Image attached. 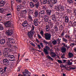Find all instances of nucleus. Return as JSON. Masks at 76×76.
<instances>
[{"label":"nucleus","mask_w":76,"mask_h":76,"mask_svg":"<svg viewBox=\"0 0 76 76\" xmlns=\"http://www.w3.org/2000/svg\"><path fill=\"white\" fill-rule=\"evenodd\" d=\"M31 30L28 32L27 35L30 38H32V37H33V35H34L35 33V32L34 31V30L35 29V26H34V25L32 24L31 25Z\"/></svg>","instance_id":"f257e3e1"},{"label":"nucleus","mask_w":76,"mask_h":76,"mask_svg":"<svg viewBox=\"0 0 76 76\" xmlns=\"http://www.w3.org/2000/svg\"><path fill=\"white\" fill-rule=\"evenodd\" d=\"M4 24L6 28H9V27H11V26L13 27V26H14V25L11 23V22L9 21H6L4 23Z\"/></svg>","instance_id":"f03ea898"},{"label":"nucleus","mask_w":76,"mask_h":76,"mask_svg":"<svg viewBox=\"0 0 76 76\" xmlns=\"http://www.w3.org/2000/svg\"><path fill=\"white\" fill-rule=\"evenodd\" d=\"M23 75H22L21 74L18 75V76H30L31 73H30L28 70L27 69H25L24 72H22Z\"/></svg>","instance_id":"7ed1b4c3"},{"label":"nucleus","mask_w":76,"mask_h":76,"mask_svg":"<svg viewBox=\"0 0 76 76\" xmlns=\"http://www.w3.org/2000/svg\"><path fill=\"white\" fill-rule=\"evenodd\" d=\"M3 64L6 66H8L10 64V61L7 58H5L3 60Z\"/></svg>","instance_id":"20e7f679"},{"label":"nucleus","mask_w":76,"mask_h":76,"mask_svg":"<svg viewBox=\"0 0 76 76\" xmlns=\"http://www.w3.org/2000/svg\"><path fill=\"white\" fill-rule=\"evenodd\" d=\"M44 35L45 38L46 40H50L51 37V34L46 33H45Z\"/></svg>","instance_id":"39448f33"},{"label":"nucleus","mask_w":76,"mask_h":76,"mask_svg":"<svg viewBox=\"0 0 76 76\" xmlns=\"http://www.w3.org/2000/svg\"><path fill=\"white\" fill-rule=\"evenodd\" d=\"M8 41L6 42L7 44V42H8V43H11V44H14L15 43V40L13 39V38H8Z\"/></svg>","instance_id":"423d86ee"},{"label":"nucleus","mask_w":76,"mask_h":76,"mask_svg":"<svg viewBox=\"0 0 76 76\" xmlns=\"http://www.w3.org/2000/svg\"><path fill=\"white\" fill-rule=\"evenodd\" d=\"M6 32L7 35L8 36H12V35H13V32L12 30H8Z\"/></svg>","instance_id":"0eeeda50"},{"label":"nucleus","mask_w":76,"mask_h":76,"mask_svg":"<svg viewBox=\"0 0 76 76\" xmlns=\"http://www.w3.org/2000/svg\"><path fill=\"white\" fill-rule=\"evenodd\" d=\"M15 57L13 55H10L8 57V59L10 61H14L15 60Z\"/></svg>","instance_id":"6e6552de"},{"label":"nucleus","mask_w":76,"mask_h":76,"mask_svg":"<svg viewBox=\"0 0 76 76\" xmlns=\"http://www.w3.org/2000/svg\"><path fill=\"white\" fill-rule=\"evenodd\" d=\"M9 48H4V50L6 52H11V51H13V49H12V48L9 47Z\"/></svg>","instance_id":"1a4fd4ad"},{"label":"nucleus","mask_w":76,"mask_h":76,"mask_svg":"<svg viewBox=\"0 0 76 76\" xmlns=\"http://www.w3.org/2000/svg\"><path fill=\"white\" fill-rule=\"evenodd\" d=\"M7 44L8 45L9 47L10 48H12V50L13 49V48H16V47L15 46H13V45H11L8 42H7Z\"/></svg>","instance_id":"9d476101"},{"label":"nucleus","mask_w":76,"mask_h":76,"mask_svg":"<svg viewBox=\"0 0 76 76\" xmlns=\"http://www.w3.org/2000/svg\"><path fill=\"white\" fill-rule=\"evenodd\" d=\"M53 26L52 25L50 24L47 25L46 26V31H49V30H50V26Z\"/></svg>","instance_id":"9b49d317"},{"label":"nucleus","mask_w":76,"mask_h":76,"mask_svg":"<svg viewBox=\"0 0 76 76\" xmlns=\"http://www.w3.org/2000/svg\"><path fill=\"white\" fill-rule=\"evenodd\" d=\"M28 20H29L30 22H31V21H32V17L30 14H28Z\"/></svg>","instance_id":"f8f14e48"},{"label":"nucleus","mask_w":76,"mask_h":76,"mask_svg":"<svg viewBox=\"0 0 76 76\" xmlns=\"http://www.w3.org/2000/svg\"><path fill=\"white\" fill-rule=\"evenodd\" d=\"M50 55H51V57L53 58H54L56 56V54L54 53L53 52H51L50 53Z\"/></svg>","instance_id":"ddd939ff"},{"label":"nucleus","mask_w":76,"mask_h":76,"mask_svg":"<svg viewBox=\"0 0 76 76\" xmlns=\"http://www.w3.org/2000/svg\"><path fill=\"white\" fill-rule=\"evenodd\" d=\"M46 12L47 15L48 16H50L51 15V10H50L47 9L46 10Z\"/></svg>","instance_id":"4468645a"},{"label":"nucleus","mask_w":76,"mask_h":76,"mask_svg":"<svg viewBox=\"0 0 76 76\" xmlns=\"http://www.w3.org/2000/svg\"><path fill=\"white\" fill-rule=\"evenodd\" d=\"M4 4H5L4 1L1 0L0 1V7H3L4 5Z\"/></svg>","instance_id":"2eb2a0df"},{"label":"nucleus","mask_w":76,"mask_h":76,"mask_svg":"<svg viewBox=\"0 0 76 76\" xmlns=\"http://www.w3.org/2000/svg\"><path fill=\"white\" fill-rule=\"evenodd\" d=\"M6 42V39H2L0 40V43L1 44H3Z\"/></svg>","instance_id":"dca6fc26"},{"label":"nucleus","mask_w":76,"mask_h":76,"mask_svg":"<svg viewBox=\"0 0 76 76\" xmlns=\"http://www.w3.org/2000/svg\"><path fill=\"white\" fill-rule=\"evenodd\" d=\"M61 52L62 53H65L66 51V48L65 47H62L61 49Z\"/></svg>","instance_id":"f3484780"},{"label":"nucleus","mask_w":76,"mask_h":76,"mask_svg":"<svg viewBox=\"0 0 76 76\" xmlns=\"http://www.w3.org/2000/svg\"><path fill=\"white\" fill-rule=\"evenodd\" d=\"M39 2H38L37 3H36L34 4V7L35 6V8L37 9H38L39 7Z\"/></svg>","instance_id":"a211bd4d"},{"label":"nucleus","mask_w":76,"mask_h":76,"mask_svg":"<svg viewBox=\"0 0 76 76\" xmlns=\"http://www.w3.org/2000/svg\"><path fill=\"white\" fill-rule=\"evenodd\" d=\"M28 23L27 21H25L23 23L22 26H24V27H25L26 26H27Z\"/></svg>","instance_id":"6ab92c4d"},{"label":"nucleus","mask_w":76,"mask_h":76,"mask_svg":"<svg viewBox=\"0 0 76 76\" xmlns=\"http://www.w3.org/2000/svg\"><path fill=\"white\" fill-rule=\"evenodd\" d=\"M27 13V10L26 9L24 10H22L21 11V14H26Z\"/></svg>","instance_id":"aec40b11"},{"label":"nucleus","mask_w":76,"mask_h":76,"mask_svg":"<svg viewBox=\"0 0 76 76\" xmlns=\"http://www.w3.org/2000/svg\"><path fill=\"white\" fill-rule=\"evenodd\" d=\"M75 14H72L71 15L70 19L72 20H75Z\"/></svg>","instance_id":"412c9836"},{"label":"nucleus","mask_w":76,"mask_h":76,"mask_svg":"<svg viewBox=\"0 0 76 76\" xmlns=\"http://www.w3.org/2000/svg\"><path fill=\"white\" fill-rule=\"evenodd\" d=\"M43 52H44V53L46 54V55H48V52L47 49L45 48H44Z\"/></svg>","instance_id":"4be33fe9"},{"label":"nucleus","mask_w":76,"mask_h":76,"mask_svg":"<svg viewBox=\"0 0 76 76\" xmlns=\"http://www.w3.org/2000/svg\"><path fill=\"white\" fill-rule=\"evenodd\" d=\"M67 2L68 4H73V0H67Z\"/></svg>","instance_id":"5701e85b"},{"label":"nucleus","mask_w":76,"mask_h":76,"mask_svg":"<svg viewBox=\"0 0 76 76\" xmlns=\"http://www.w3.org/2000/svg\"><path fill=\"white\" fill-rule=\"evenodd\" d=\"M35 16V18H37L38 17V12L37 11H35L34 13Z\"/></svg>","instance_id":"b1692460"},{"label":"nucleus","mask_w":76,"mask_h":76,"mask_svg":"<svg viewBox=\"0 0 76 76\" xmlns=\"http://www.w3.org/2000/svg\"><path fill=\"white\" fill-rule=\"evenodd\" d=\"M65 22H66V23H68V22H69V17H68L67 16H65Z\"/></svg>","instance_id":"393cba45"},{"label":"nucleus","mask_w":76,"mask_h":76,"mask_svg":"<svg viewBox=\"0 0 76 76\" xmlns=\"http://www.w3.org/2000/svg\"><path fill=\"white\" fill-rule=\"evenodd\" d=\"M65 34V32L64 31H63L62 32V33L60 35V36H59V37L60 38H62L64 35V34Z\"/></svg>","instance_id":"a878e982"},{"label":"nucleus","mask_w":76,"mask_h":76,"mask_svg":"<svg viewBox=\"0 0 76 76\" xmlns=\"http://www.w3.org/2000/svg\"><path fill=\"white\" fill-rule=\"evenodd\" d=\"M29 4L31 7H34V5L33 2L31 1L30 2Z\"/></svg>","instance_id":"bb28decb"},{"label":"nucleus","mask_w":76,"mask_h":76,"mask_svg":"<svg viewBox=\"0 0 76 76\" xmlns=\"http://www.w3.org/2000/svg\"><path fill=\"white\" fill-rule=\"evenodd\" d=\"M61 39H59V38H58L56 39V41L58 42V44H60V42H61Z\"/></svg>","instance_id":"cd10ccee"},{"label":"nucleus","mask_w":76,"mask_h":76,"mask_svg":"<svg viewBox=\"0 0 76 76\" xmlns=\"http://www.w3.org/2000/svg\"><path fill=\"white\" fill-rule=\"evenodd\" d=\"M62 40L63 42H65L66 43H67L68 41V40L67 39L64 37L62 38Z\"/></svg>","instance_id":"c85d7f7f"},{"label":"nucleus","mask_w":76,"mask_h":76,"mask_svg":"<svg viewBox=\"0 0 76 76\" xmlns=\"http://www.w3.org/2000/svg\"><path fill=\"white\" fill-rule=\"evenodd\" d=\"M39 13L41 15H44L45 14V11L44 10H42L39 12Z\"/></svg>","instance_id":"c756f323"},{"label":"nucleus","mask_w":76,"mask_h":76,"mask_svg":"<svg viewBox=\"0 0 76 76\" xmlns=\"http://www.w3.org/2000/svg\"><path fill=\"white\" fill-rule=\"evenodd\" d=\"M69 26H73V21H69Z\"/></svg>","instance_id":"7c9ffc66"},{"label":"nucleus","mask_w":76,"mask_h":76,"mask_svg":"<svg viewBox=\"0 0 76 76\" xmlns=\"http://www.w3.org/2000/svg\"><path fill=\"white\" fill-rule=\"evenodd\" d=\"M51 1L52 3L54 4L56 3L57 1V0H52Z\"/></svg>","instance_id":"2f4dec72"},{"label":"nucleus","mask_w":76,"mask_h":76,"mask_svg":"<svg viewBox=\"0 0 76 76\" xmlns=\"http://www.w3.org/2000/svg\"><path fill=\"white\" fill-rule=\"evenodd\" d=\"M52 44H53V45H56V44L57 43V41L56 40H54L52 42Z\"/></svg>","instance_id":"473e14b6"},{"label":"nucleus","mask_w":76,"mask_h":76,"mask_svg":"<svg viewBox=\"0 0 76 76\" xmlns=\"http://www.w3.org/2000/svg\"><path fill=\"white\" fill-rule=\"evenodd\" d=\"M55 10H57V11H58V10H60V6H59V7L56 6L55 8Z\"/></svg>","instance_id":"72a5a7b5"},{"label":"nucleus","mask_w":76,"mask_h":76,"mask_svg":"<svg viewBox=\"0 0 76 76\" xmlns=\"http://www.w3.org/2000/svg\"><path fill=\"white\" fill-rule=\"evenodd\" d=\"M59 9H61L62 11H63V10H64V7H63V6H59Z\"/></svg>","instance_id":"f704fd0d"},{"label":"nucleus","mask_w":76,"mask_h":76,"mask_svg":"<svg viewBox=\"0 0 76 76\" xmlns=\"http://www.w3.org/2000/svg\"><path fill=\"white\" fill-rule=\"evenodd\" d=\"M17 9L18 11L20 10V9H21V7L20 5L17 6Z\"/></svg>","instance_id":"c9c22d12"},{"label":"nucleus","mask_w":76,"mask_h":76,"mask_svg":"<svg viewBox=\"0 0 76 76\" xmlns=\"http://www.w3.org/2000/svg\"><path fill=\"white\" fill-rule=\"evenodd\" d=\"M47 9H47V6H44L43 7V10L44 11H46L47 10Z\"/></svg>","instance_id":"e433bc0d"},{"label":"nucleus","mask_w":76,"mask_h":76,"mask_svg":"<svg viewBox=\"0 0 76 76\" xmlns=\"http://www.w3.org/2000/svg\"><path fill=\"white\" fill-rule=\"evenodd\" d=\"M34 23H38V19L35 18L34 19Z\"/></svg>","instance_id":"4c0bfd02"},{"label":"nucleus","mask_w":76,"mask_h":76,"mask_svg":"<svg viewBox=\"0 0 76 76\" xmlns=\"http://www.w3.org/2000/svg\"><path fill=\"white\" fill-rule=\"evenodd\" d=\"M4 29V28H3V26L1 24H0V30L2 31Z\"/></svg>","instance_id":"58836bf2"},{"label":"nucleus","mask_w":76,"mask_h":76,"mask_svg":"<svg viewBox=\"0 0 76 76\" xmlns=\"http://www.w3.org/2000/svg\"><path fill=\"white\" fill-rule=\"evenodd\" d=\"M49 19V16L47 15H46L44 16V19Z\"/></svg>","instance_id":"ea45409f"},{"label":"nucleus","mask_w":76,"mask_h":76,"mask_svg":"<svg viewBox=\"0 0 76 76\" xmlns=\"http://www.w3.org/2000/svg\"><path fill=\"white\" fill-rule=\"evenodd\" d=\"M48 7L49 9H52L53 8V4H49Z\"/></svg>","instance_id":"a19ab883"},{"label":"nucleus","mask_w":76,"mask_h":76,"mask_svg":"<svg viewBox=\"0 0 76 76\" xmlns=\"http://www.w3.org/2000/svg\"><path fill=\"white\" fill-rule=\"evenodd\" d=\"M42 3L43 4H45L47 3V0H43L42 1Z\"/></svg>","instance_id":"79ce46f5"},{"label":"nucleus","mask_w":76,"mask_h":76,"mask_svg":"<svg viewBox=\"0 0 76 76\" xmlns=\"http://www.w3.org/2000/svg\"><path fill=\"white\" fill-rule=\"evenodd\" d=\"M68 54L70 57H72L73 56V55L72 53H69Z\"/></svg>","instance_id":"37998d69"},{"label":"nucleus","mask_w":76,"mask_h":76,"mask_svg":"<svg viewBox=\"0 0 76 76\" xmlns=\"http://www.w3.org/2000/svg\"><path fill=\"white\" fill-rule=\"evenodd\" d=\"M4 12V9L3 8H0V13H3Z\"/></svg>","instance_id":"c03bdc74"},{"label":"nucleus","mask_w":76,"mask_h":76,"mask_svg":"<svg viewBox=\"0 0 76 76\" xmlns=\"http://www.w3.org/2000/svg\"><path fill=\"white\" fill-rule=\"evenodd\" d=\"M47 57H48V58L49 60H53V58L51 57V56H49V55Z\"/></svg>","instance_id":"a18cd8bd"},{"label":"nucleus","mask_w":76,"mask_h":76,"mask_svg":"<svg viewBox=\"0 0 76 76\" xmlns=\"http://www.w3.org/2000/svg\"><path fill=\"white\" fill-rule=\"evenodd\" d=\"M44 21L45 22H48V23H49V22L51 21V20H49L48 19H44Z\"/></svg>","instance_id":"49530a36"},{"label":"nucleus","mask_w":76,"mask_h":76,"mask_svg":"<svg viewBox=\"0 0 76 76\" xmlns=\"http://www.w3.org/2000/svg\"><path fill=\"white\" fill-rule=\"evenodd\" d=\"M65 26H63V25H61L59 26V28L60 29H63Z\"/></svg>","instance_id":"de8ad7c7"},{"label":"nucleus","mask_w":76,"mask_h":76,"mask_svg":"<svg viewBox=\"0 0 76 76\" xmlns=\"http://www.w3.org/2000/svg\"><path fill=\"white\" fill-rule=\"evenodd\" d=\"M65 37L66 38H68V39H69L70 38V36H69V35L68 34H66L65 36Z\"/></svg>","instance_id":"09e8293b"},{"label":"nucleus","mask_w":76,"mask_h":76,"mask_svg":"<svg viewBox=\"0 0 76 76\" xmlns=\"http://www.w3.org/2000/svg\"><path fill=\"white\" fill-rule=\"evenodd\" d=\"M67 64H68V65H72V62H70V60H68V62L67 63Z\"/></svg>","instance_id":"8fccbe9b"},{"label":"nucleus","mask_w":76,"mask_h":76,"mask_svg":"<svg viewBox=\"0 0 76 76\" xmlns=\"http://www.w3.org/2000/svg\"><path fill=\"white\" fill-rule=\"evenodd\" d=\"M56 30V31H58V28L57 27V25H56L55 26V27L54 28Z\"/></svg>","instance_id":"3c124183"},{"label":"nucleus","mask_w":76,"mask_h":76,"mask_svg":"<svg viewBox=\"0 0 76 76\" xmlns=\"http://www.w3.org/2000/svg\"><path fill=\"white\" fill-rule=\"evenodd\" d=\"M51 0H47V3L48 4H51Z\"/></svg>","instance_id":"603ef678"},{"label":"nucleus","mask_w":76,"mask_h":76,"mask_svg":"<svg viewBox=\"0 0 76 76\" xmlns=\"http://www.w3.org/2000/svg\"><path fill=\"white\" fill-rule=\"evenodd\" d=\"M4 55H5V57H8V58L9 57V56H10V55H9V54H8L7 53L5 54Z\"/></svg>","instance_id":"864d4df0"},{"label":"nucleus","mask_w":76,"mask_h":76,"mask_svg":"<svg viewBox=\"0 0 76 76\" xmlns=\"http://www.w3.org/2000/svg\"><path fill=\"white\" fill-rule=\"evenodd\" d=\"M40 34L42 36H43V35H44V32H43V31L41 30L40 32Z\"/></svg>","instance_id":"5fc2aeb1"},{"label":"nucleus","mask_w":76,"mask_h":76,"mask_svg":"<svg viewBox=\"0 0 76 76\" xmlns=\"http://www.w3.org/2000/svg\"><path fill=\"white\" fill-rule=\"evenodd\" d=\"M76 26V22L74 21L72 24V26Z\"/></svg>","instance_id":"6e6d98bb"},{"label":"nucleus","mask_w":76,"mask_h":76,"mask_svg":"<svg viewBox=\"0 0 76 76\" xmlns=\"http://www.w3.org/2000/svg\"><path fill=\"white\" fill-rule=\"evenodd\" d=\"M20 54H18V60H17V61H18V62H19V61H20V60H19V57H20Z\"/></svg>","instance_id":"4d7b16f0"},{"label":"nucleus","mask_w":76,"mask_h":76,"mask_svg":"<svg viewBox=\"0 0 76 76\" xmlns=\"http://www.w3.org/2000/svg\"><path fill=\"white\" fill-rule=\"evenodd\" d=\"M52 20L54 21V22H56L57 20H56V18L54 17L52 18Z\"/></svg>","instance_id":"13d9d810"},{"label":"nucleus","mask_w":76,"mask_h":76,"mask_svg":"<svg viewBox=\"0 0 76 76\" xmlns=\"http://www.w3.org/2000/svg\"><path fill=\"white\" fill-rule=\"evenodd\" d=\"M74 34L75 35V37H76V30L74 29Z\"/></svg>","instance_id":"bf43d9fd"},{"label":"nucleus","mask_w":76,"mask_h":76,"mask_svg":"<svg viewBox=\"0 0 76 76\" xmlns=\"http://www.w3.org/2000/svg\"><path fill=\"white\" fill-rule=\"evenodd\" d=\"M57 61H58V63H61H61H62V61H61V60H59L58 59Z\"/></svg>","instance_id":"052dcab7"},{"label":"nucleus","mask_w":76,"mask_h":76,"mask_svg":"<svg viewBox=\"0 0 76 76\" xmlns=\"http://www.w3.org/2000/svg\"><path fill=\"white\" fill-rule=\"evenodd\" d=\"M20 68H21V67H18V69H17V72H20Z\"/></svg>","instance_id":"680f3d73"},{"label":"nucleus","mask_w":76,"mask_h":76,"mask_svg":"<svg viewBox=\"0 0 76 76\" xmlns=\"http://www.w3.org/2000/svg\"><path fill=\"white\" fill-rule=\"evenodd\" d=\"M44 42H45V43L46 44H48V45H49V42H48L45 40H44Z\"/></svg>","instance_id":"e2e57ef3"},{"label":"nucleus","mask_w":76,"mask_h":76,"mask_svg":"<svg viewBox=\"0 0 76 76\" xmlns=\"http://www.w3.org/2000/svg\"><path fill=\"white\" fill-rule=\"evenodd\" d=\"M74 14L75 15H76V9L74 10Z\"/></svg>","instance_id":"0e129e2a"},{"label":"nucleus","mask_w":76,"mask_h":76,"mask_svg":"<svg viewBox=\"0 0 76 76\" xmlns=\"http://www.w3.org/2000/svg\"><path fill=\"white\" fill-rule=\"evenodd\" d=\"M26 10H27V11H28V12L29 13H30V12L31 11V9H26Z\"/></svg>","instance_id":"69168bd1"},{"label":"nucleus","mask_w":76,"mask_h":76,"mask_svg":"<svg viewBox=\"0 0 76 76\" xmlns=\"http://www.w3.org/2000/svg\"><path fill=\"white\" fill-rule=\"evenodd\" d=\"M37 36L39 37V39H41L42 38V37H41V36L40 35H39V34H38Z\"/></svg>","instance_id":"338daca9"},{"label":"nucleus","mask_w":76,"mask_h":76,"mask_svg":"<svg viewBox=\"0 0 76 76\" xmlns=\"http://www.w3.org/2000/svg\"><path fill=\"white\" fill-rule=\"evenodd\" d=\"M29 13H32V14H33V13H34V10H30V11Z\"/></svg>","instance_id":"774afa93"}]
</instances>
